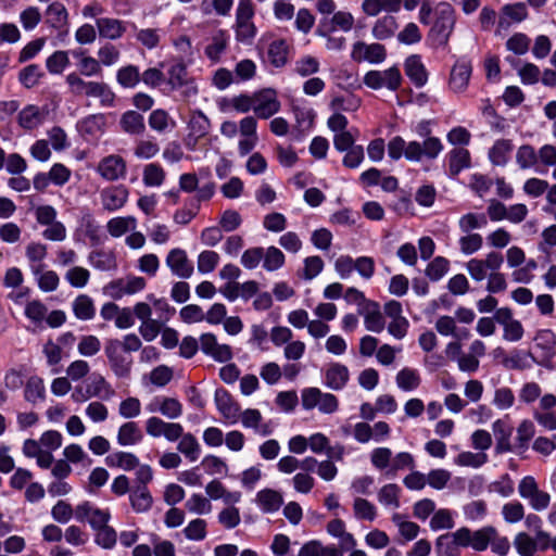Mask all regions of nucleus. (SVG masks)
I'll return each mask as SVG.
<instances>
[{
	"mask_svg": "<svg viewBox=\"0 0 556 556\" xmlns=\"http://www.w3.org/2000/svg\"><path fill=\"white\" fill-rule=\"evenodd\" d=\"M455 11L451 4L442 2L435 9V20L429 36L438 46H446L455 26Z\"/></svg>",
	"mask_w": 556,
	"mask_h": 556,
	"instance_id": "obj_1",
	"label": "nucleus"
},
{
	"mask_svg": "<svg viewBox=\"0 0 556 556\" xmlns=\"http://www.w3.org/2000/svg\"><path fill=\"white\" fill-rule=\"evenodd\" d=\"M254 5L251 0H240L236 10V21L233 25L236 40L251 45L256 36L257 29L253 23Z\"/></svg>",
	"mask_w": 556,
	"mask_h": 556,
	"instance_id": "obj_2",
	"label": "nucleus"
},
{
	"mask_svg": "<svg viewBox=\"0 0 556 556\" xmlns=\"http://www.w3.org/2000/svg\"><path fill=\"white\" fill-rule=\"evenodd\" d=\"M402 75L396 66H392L384 71H369L364 76V84L370 89L387 88L395 91L401 87Z\"/></svg>",
	"mask_w": 556,
	"mask_h": 556,
	"instance_id": "obj_3",
	"label": "nucleus"
},
{
	"mask_svg": "<svg viewBox=\"0 0 556 556\" xmlns=\"http://www.w3.org/2000/svg\"><path fill=\"white\" fill-rule=\"evenodd\" d=\"M443 150L438 137H428L422 143L418 141L406 142L405 159L410 162H420L422 157L434 160Z\"/></svg>",
	"mask_w": 556,
	"mask_h": 556,
	"instance_id": "obj_4",
	"label": "nucleus"
},
{
	"mask_svg": "<svg viewBox=\"0 0 556 556\" xmlns=\"http://www.w3.org/2000/svg\"><path fill=\"white\" fill-rule=\"evenodd\" d=\"M104 353L111 369L117 377H127L129 375L132 361L125 354L118 339H109L105 342Z\"/></svg>",
	"mask_w": 556,
	"mask_h": 556,
	"instance_id": "obj_5",
	"label": "nucleus"
},
{
	"mask_svg": "<svg viewBox=\"0 0 556 556\" xmlns=\"http://www.w3.org/2000/svg\"><path fill=\"white\" fill-rule=\"evenodd\" d=\"M75 517L78 521H87L94 531L109 525L111 513L109 509L97 507L90 502H83L75 508Z\"/></svg>",
	"mask_w": 556,
	"mask_h": 556,
	"instance_id": "obj_6",
	"label": "nucleus"
},
{
	"mask_svg": "<svg viewBox=\"0 0 556 556\" xmlns=\"http://www.w3.org/2000/svg\"><path fill=\"white\" fill-rule=\"evenodd\" d=\"M387 58V50L380 43L357 41L352 46L351 59L355 62L381 63Z\"/></svg>",
	"mask_w": 556,
	"mask_h": 556,
	"instance_id": "obj_7",
	"label": "nucleus"
},
{
	"mask_svg": "<svg viewBox=\"0 0 556 556\" xmlns=\"http://www.w3.org/2000/svg\"><path fill=\"white\" fill-rule=\"evenodd\" d=\"M472 74L471 62L466 59L457 60L452 66L448 88L454 93H464L468 86Z\"/></svg>",
	"mask_w": 556,
	"mask_h": 556,
	"instance_id": "obj_8",
	"label": "nucleus"
},
{
	"mask_svg": "<svg viewBox=\"0 0 556 556\" xmlns=\"http://www.w3.org/2000/svg\"><path fill=\"white\" fill-rule=\"evenodd\" d=\"M254 113L257 117L267 119L280 110V101L274 89L267 88L254 93Z\"/></svg>",
	"mask_w": 556,
	"mask_h": 556,
	"instance_id": "obj_9",
	"label": "nucleus"
},
{
	"mask_svg": "<svg viewBox=\"0 0 556 556\" xmlns=\"http://www.w3.org/2000/svg\"><path fill=\"white\" fill-rule=\"evenodd\" d=\"M97 172L105 180L115 181L126 176V162L122 156L111 154L99 162Z\"/></svg>",
	"mask_w": 556,
	"mask_h": 556,
	"instance_id": "obj_10",
	"label": "nucleus"
},
{
	"mask_svg": "<svg viewBox=\"0 0 556 556\" xmlns=\"http://www.w3.org/2000/svg\"><path fill=\"white\" fill-rule=\"evenodd\" d=\"M165 263L173 275L182 279L190 278L194 270L186 251L179 248L172 249L168 252Z\"/></svg>",
	"mask_w": 556,
	"mask_h": 556,
	"instance_id": "obj_11",
	"label": "nucleus"
},
{
	"mask_svg": "<svg viewBox=\"0 0 556 556\" xmlns=\"http://www.w3.org/2000/svg\"><path fill=\"white\" fill-rule=\"evenodd\" d=\"M211 129V122L207 116L197 111L192 113L188 123V136L186 138V146L193 149L201 138H204Z\"/></svg>",
	"mask_w": 556,
	"mask_h": 556,
	"instance_id": "obj_12",
	"label": "nucleus"
},
{
	"mask_svg": "<svg viewBox=\"0 0 556 556\" xmlns=\"http://www.w3.org/2000/svg\"><path fill=\"white\" fill-rule=\"evenodd\" d=\"M354 25V17L350 12L338 11L332 16H324L320 18L318 26L320 31L327 35V33H336L342 30L344 33L350 31Z\"/></svg>",
	"mask_w": 556,
	"mask_h": 556,
	"instance_id": "obj_13",
	"label": "nucleus"
},
{
	"mask_svg": "<svg viewBox=\"0 0 556 556\" xmlns=\"http://www.w3.org/2000/svg\"><path fill=\"white\" fill-rule=\"evenodd\" d=\"M200 345L204 354L217 362L224 363L232 358L231 348L227 344H219L213 333H203L200 337Z\"/></svg>",
	"mask_w": 556,
	"mask_h": 556,
	"instance_id": "obj_14",
	"label": "nucleus"
},
{
	"mask_svg": "<svg viewBox=\"0 0 556 556\" xmlns=\"http://www.w3.org/2000/svg\"><path fill=\"white\" fill-rule=\"evenodd\" d=\"M129 191L124 186H111L100 192L101 204L105 211L122 208L128 201Z\"/></svg>",
	"mask_w": 556,
	"mask_h": 556,
	"instance_id": "obj_15",
	"label": "nucleus"
},
{
	"mask_svg": "<svg viewBox=\"0 0 556 556\" xmlns=\"http://www.w3.org/2000/svg\"><path fill=\"white\" fill-rule=\"evenodd\" d=\"M105 117L102 114L89 115L77 124L79 134L87 141L98 140L104 132Z\"/></svg>",
	"mask_w": 556,
	"mask_h": 556,
	"instance_id": "obj_16",
	"label": "nucleus"
},
{
	"mask_svg": "<svg viewBox=\"0 0 556 556\" xmlns=\"http://www.w3.org/2000/svg\"><path fill=\"white\" fill-rule=\"evenodd\" d=\"M215 403L218 412L224 418L235 424L239 419L240 406L233 402L230 393L225 389H217L215 391Z\"/></svg>",
	"mask_w": 556,
	"mask_h": 556,
	"instance_id": "obj_17",
	"label": "nucleus"
},
{
	"mask_svg": "<svg viewBox=\"0 0 556 556\" xmlns=\"http://www.w3.org/2000/svg\"><path fill=\"white\" fill-rule=\"evenodd\" d=\"M358 313L364 317V324L368 331L381 332L384 329L386 321L377 302L369 301Z\"/></svg>",
	"mask_w": 556,
	"mask_h": 556,
	"instance_id": "obj_18",
	"label": "nucleus"
},
{
	"mask_svg": "<svg viewBox=\"0 0 556 556\" xmlns=\"http://www.w3.org/2000/svg\"><path fill=\"white\" fill-rule=\"evenodd\" d=\"M97 30L101 38L117 40L126 33V24L117 18L100 17L96 21Z\"/></svg>",
	"mask_w": 556,
	"mask_h": 556,
	"instance_id": "obj_19",
	"label": "nucleus"
},
{
	"mask_svg": "<svg viewBox=\"0 0 556 556\" xmlns=\"http://www.w3.org/2000/svg\"><path fill=\"white\" fill-rule=\"evenodd\" d=\"M493 434L496 441L495 452L503 454L513 451L510 437L513 427L504 419H497L492 425Z\"/></svg>",
	"mask_w": 556,
	"mask_h": 556,
	"instance_id": "obj_20",
	"label": "nucleus"
},
{
	"mask_svg": "<svg viewBox=\"0 0 556 556\" xmlns=\"http://www.w3.org/2000/svg\"><path fill=\"white\" fill-rule=\"evenodd\" d=\"M404 67L405 74L417 88L427 84L428 73L419 55H409L405 60Z\"/></svg>",
	"mask_w": 556,
	"mask_h": 556,
	"instance_id": "obj_21",
	"label": "nucleus"
},
{
	"mask_svg": "<svg viewBox=\"0 0 556 556\" xmlns=\"http://www.w3.org/2000/svg\"><path fill=\"white\" fill-rule=\"evenodd\" d=\"M349 379L350 372L348 367L339 363L330 364L325 374V384L334 391L343 389Z\"/></svg>",
	"mask_w": 556,
	"mask_h": 556,
	"instance_id": "obj_22",
	"label": "nucleus"
},
{
	"mask_svg": "<svg viewBox=\"0 0 556 556\" xmlns=\"http://www.w3.org/2000/svg\"><path fill=\"white\" fill-rule=\"evenodd\" d=\"M116 439L121 446H132L142 441L143 433L137 422L126 421L118 428Z\"/></svg>",
	"mask_w": 556,
	"mask_h": 556,
	"instance_id": "obj_23",
	"label": "nucleus"
},
{
	"mask_svg": "<svg viewBox=\"0 0 556 556\" xmlns=\"http://www.w3.org/2000/svg\"><path fill=\"white\" fill-rule=\"evenodd\" d=\"M228 34L226 30L218 29L210 38V42L205 47V55L213 62H217L228 46Z\"/></svg>",
	"mask_w": 556,
	"mask_h": 556,
	"instance_id": "obj_24",
	"label": "nucleus"
},
{
	"mask_svg": "<svg viewBox=\"0 0 556 556\" xmlns=\"http://www.w3.org/2000/svg\"><path fill=\"white\" fill-rule=\"evenodd\" d=\"M129 501L132 509L138 514L147 513L153 504V497L144 485L135 486L130 491Z\"/></svg>",
	"mask_w": 556,
	"mask_h": 556,
	"instance_id": "obj_25",
	"label": "nucleus"
},
{
	"mask_svg": "<svg viewBox=\"0 0 556 556\" xmlns=\"http://www.w3.org/2000/svg\"><path fill=\"white\" fill-rule=\"evenodd\" d=\"M84 96L98 98L103 106H112L115 100L114 92L102 81L89 80Z\"/></svg>",
	"mask_w": 556,
	"mask_h": 556,
	"instance_id": "obj_26",
	"label": "nucleus"
},
{
	"mask_svg": "<svg viewBox=\"0 0 556 556\" xmlns=\"http://www.w3.org/2000/svg\"><path fill=\"white\" fill-rule=\"evenodd\" d=\"M451 176H457L463 169L470 167V153L467 149L455 148L447 154Z\"/></svg>",
	"mask_w": 556,
	"mask_h": 556,
	"instance_id": "obj_27",
	"label": "nucleus"
},
{
	"mask_svg": "<svg viewBox=\"0 0 556 556\" xmlns=\"http://www.w3.org/2000/svg\"><path fill=\"white\" fill-rule=\"evenodd\" d=\"M46 22L55 29H63L68 24V13L61 2L51 3L46 11Z\"/></svg>",
	"mask_w": 556,
	"mask_h": 556,
	"instance_id": "obj_28",
	"label": "nucleus"
},
{
	"mask_svg": "<svg viewBox=\"0 0 556 556\" xmlns=\"http://www.w3.org/2000/svg\"><path fill=\"white\" fill-rule=\"evenodd\" d=\"M46 397V388L43 380L38 376H31L27 379L24 390V399L28 403L36 405L43 402Z\"/></svg>",
	"mask_w": 556,
	"mask_h": 556,
	"instance_id": "obj_29",
	"label": "nucleus"
},
{
	"mask_svg": "<svg viewBox=\"0 0 556 556\" xmlns=\"http://www.w3.org/2000/svg\"><path fill=\"white\" fill-rule=\"evenodd\" d=\"M256 502L264 513H274L281 507L283 498L278 491L265 489L256 494Z\"/></svg>",
	"mask_w": 556,
	"mask_h": 556,
	"instance_id": "obj_30",
	"label": "nucleus"
},
{
	"mask_svg": "<svg viewBox=\"0 0 556 556\" xmlns=\"http://www.w3.org/2000/svg\"><path fill=\"white\" fill-rule=\"evenodd\" d=\"M48 253L47 245L40 242H30L26 245L25 255L30 264V269L34 275H39L42 268L41 262L46 258Z\"/></svg>",
	"mask_w": 556,
	"mask_h": 556,
	"instance_id": "obj_31",
	"label": "nucleus"
},
{
	"mask_svg": "<svg viewBox=\"0 0 556 556\" xmlns=\"http://www.w3.org/2000/svg\"><path fill=\"white\" fill-rule=\"evenodd\" d=\"M137 228V219L134 216H118L111 218L106 224V229L113 238H119L128 231Z\"/></svg>",
	"mask_w": 556,
	"mask_h": 556,
	"instance_id": "obj_32",
	"label": "nucleus"
},
{
	"mask_svg": "<svg viewBox=\"0 0 556 556\" xmlns=\"http://www.w3.org/2000/svg\"><path fill=\"white\" fill-rule=\"evenodd\" d=\"M75 317L79 320H90L96 315L93 300L87 294H79L72 303Z\"/></svg>",
	"mask_w": 556,
	"mask_h": 556,
	"instance_id": "obj_33",
	"label": "nucleus"
},
{
	"mask_svg": "<svg viewBox=\"0 0 556 556\" xmlns=\"http://www.w3.org/2000/svg\"><path fill=\"white\" fill-rule=\"evenodd\" d=\"M119 125L125 132L130 135H140L146 130L143 116L132 110L122 115Z\"/></svg>",
	"mask_w": 556,
	"mask_h": 556,
	"instance_id": "obj_34",
	"label": "nucleus"
},
{
	"mask_svg": "<svg viewBox=\"0 0 556 556\" xmlns=\"http://www.w3.org/2000/svg\"><path fill=\"white\" fill-rule=\"evenodd\" d=\"M511 150L513 143L510 140L500 139L490 149L489 159L492 164L503 166L507 163Z\"/></svg>",
	"mask_w": 556,
	"mask_h": 556,
	"instance_id": "obj_35",
	"label": "nucleus"
},
{
	"mask_svg": "<svg viewBox=\"0 0 556 556\" xmlns=\"http://www.w3.org/2000/svg\"><path fill=\"white\" fill-rule=\"evenodd\" d=\"M148 123L149 126L159 134L172 130L176 126L175 121L162 109L152 111L149 115Z\"/></svg>",
	"mask_w": 556,
	"mask_h": 556,
	"instance_id": "obj_36",
	"label": "nucleus"
},
{
	"mask_svg": "<svg viewBox=\"0 0 556 556\" xmlns=\"http://www.w3.org/2000/svg\"><path fill=\"white\" fill-rule=\"evenodd\" d=\"M108 466L122 468L126 471L132 470L139 466L138 457L129 452H115L105 459Z\"/></svg>",
	"mask_w": 556,
	"mask_h": 556,
	"instance_id": "obj_37",
	"label": "nucleus"
},
{
	"mask_svg": "<svg viewBox=\"0 0 556 556\" xmlns=\"http://www.w3.org/2000/svg\"><path fill=\"white\" fill-rule=\"evenodd\" d=\"M396 386L403 391H413L420 386L421 378L416 369L405 367L395 377Z\"/></svg>",
	"mask_w": 556,
	"mask_h": 556,
	"instance_id": "obj_38",
	"label": "nucleus"
},
{
	"mask_svg": "<svg viewBox=\"0 0 556 556\" xmlns=\"http://www.w3.org/2000/svg\"><path fill=\"white\" fill-rule=\"evenodd\" d=\"M397 29V23L394 16L386 15L379 18L372 27V36L376 39L384 40L391 38Z\"/></svg>",
	"mask_w": 556,
	"mask_h": 556,
	"instance_id": "obj_39",
	"label": "nucleus"
},
{
	"mask_svg": "<svg viewBox=\"0 0 556 556\" xmlns=\"http://www.w3.org/2000/svg\"><path fill=\"white\" fill-rule=\"evenodd\" d=\"M177 450L190 462H195L201 454V446L192 433H185L180 438Z\"/></svg>",
	"mask_w": 556,
	"mask_h": 556,
	"instance_id": "obj_40",
	"label": "nucleus"
},
{
	"mask_svg": "<svg viewBox=\"0 0 556 556\" xmlns=\"http://www.w3.org/2000/svg\"><path fill=\"white\" fill-rule=\"evenodd\" d=\"M166 178L164 168L157 163H149L143 167L142 181L147 187H160Z\"/></svg>",
	"mask_w": 556,
	"mask_h": 556,
	"instance_id": "obj_41",
	"label": "nucleus"
},
{
	"mask_svg": "<svg viewBox=\"0 0 556 556\" xmlns=\"http://www.w3.org/2000/svg\"><path fill=\"white\" fill-rule=\"evenodd\" d=\"M90 264L99 270H113L116 268V257L113 252L98 250L89 254Z\"/></svg>",
	"mask_w": 556,
	"mask_h": 556,
	"instance_id": "obj_42",
	"label": "nucleus"
},
{
	"mask_svg": "<svg viewBox=\"0 0 556 556\" xmlns=\"http://www.w3.org/2000/svg\"><path fill=\"white\" fill-rule=\"evenodd\" d=\"M42 122L40 109L36 105L25 106L18 114V124L25 129H34Z\"/></svg>",
	"mask_w": 556,
	"mask_h": 556,
	"instance_id": "obj_43",
	"label": "nucleus"
},
{
	"mask_svg": "<svg viewBox=\"0 0 556 556\" xmlns=\"http://www.w3.org/2000/svg\"><path fill=\"white\" fill-rule=\"evenodd\" d=\"M488 224L485 214L467 213L458 219V227L463 233L471 232L475 229H481Z\"/></svg>",
	"mask_w": 556,
	"mask_h": 556,
	"instance_id": "obj_44",
	"label": "nucleus"
},
{
	"mask_svg": "<svg viewBox=\"0 0 556 556\" xmlns=\"http://www.w3.org/2000/svg\"><path fill=\"white\" fill-rule=\"evenodd\" d=\"M116 80L124 88H135L141 80L139 68L131 64L121 67Z\"/></svg>",
	"mask_w": 556,
	"mask_h": 556,
	"instance_id": "obj_45",
	"label": "nucleus"
},
{
	"mask_svg": "<svg viewBox=\"0 0 556 556\" xmlns=\"http://www.w3.org/2000/svg\"><path fill=\"white\" fill-rule=\"evenodd\" d=\"M392 521L397 527L399 533L405 541H413L417 538L420 531L417 523L406 520L401 514H393Z\"/></svg>",
	"mask_w": 556,
	"mask_h": 556,
	"instance_id": "obj_46",
	"label": "nucleus"
},
{
	"mask_svg": "<svg viewBox=\"0 0 556 556\" xmlns=\"http://www.w3.org/2000/svg\"><path fill=\"white\" fill-rule=\"evenodd\" d=\"M134 28L136 30V40L144 48L152 50V49H155L160 45L161 38H162L161 29H157V28H139L138 29L135 26H134Z\"/></svg>",
	"mask_w": 556,
	"mask_h": 556,
	"instance_id": "obj_47",
	"label": "nucleus"
},
{
	"mask_svg": "<svg viewBox=\"0 0 556 556\" xmlns=\"http://www.w3.org/2000/svg\"><path fill=\"white\" fill-rule=\"evenodd\" d=\"M160 152V146L152 138L140 139L134 148V155L139 160H150Z\"/></svg>",
	"mask_w": 556,
	"mask_h": 556,
	"instance_id": "obj_48",
	"label": "nucleus"
},
{
	"mask_svg": "<svg viewBox=\"0 0 556 556\" xmlns=\"http://www.w3.org/2000/svg\"><path fill=\"white\" fill-rule=\"evenodd\" d=\"M535 428L532 421L522 420L517 428L516 450L525 452L529 446V441L534 437Z\"/></svg>",
	"mask_w": 556,
	"mask_h": 556,
	"instance_id": "obj_49",
	"label": "nucleus"
},
{
	"mask_svg": "<svg viewBox=\"0 0 556 556\" xmlns=\"http://www.w3.org/2000/svg\"><path fill=\"white\" fill-rule=\"evenodd\" d=\"M285 254L276 247L264 249L263 267L267 271H275L285 264Z\"/></svg>",
	"mask_w": 556,
	"mask_h": 556,
	"instance_id": "obj_50",
	"label": "nucleus"
},
{
	"mask_svg": "<svg viewBox=\"0 0 556 556\" xmlns=\"http://www.w3.org/2000/svg\"><path fill=\"white\" fill-rule=\"evenodd\" d=\"M400 492L401 489L397 484H386L378 492V501L384 506H391L396 509L400 507Z\"/></svg>",
	"mask_w": 556,
	"mask_h": 556,
	"instance_id": "obj_51",
	"label": "nucleus"
},
{
	"mask_svg": "<svg viewBox=\"0 0 556 556\" xmlns=\"http://www.w3.org/2000/svg\"><path fill=\"white\" fill-rule=\"evenodd\" d=\"M459 250L465 255H471L483 245V238L480 233L468 232L458 239Z\"/></svg>",
	"mask_w": 556,
	"mask_h": 556,
	"instance_id": "obj_52",
	"label": "nucleus"
},
{
	"mask_svg": "<svg viewBox=\"0 0 556 556\" xmlns=\"http://www.w3.org/2000/svg\"><path fill=\"white\" fill-rule=\"evenodd\" d=\"M268 59L276 67H281L288 60V46L283 40H275L269 45Z\"/></svg>",
	"mask_w": 556,
	"mask_h": 556,
	"instance_id": "obj_53",
	"label": "nucleus"
},
{
	"mask_svg": "<svg viewBox=\"0 0 556 556\" xmlns=\"http://www.w3.org/2000/svg\"><path fill=\"white\" fill-rule=\"evenodd\" d=\"M167 75V84L170 86L172 90L180 89L181 85L190 78L186 65L181 62L173 64Z\"/></svg>",
	"mask_w": 556,
	"mask_h": 556,
	"instance_id": "obj_54",
	"label": "nucleus"
},
{
	"mask_svg": "<svg viewBox=\"0 0 556 556\" xmlns=\"http://www.w3.org/2000/svg\"><path fill=\"white\" fill-rule=\"evenodd\" d=\"M239 417L241 418V422L244 428H252L263 435L269 434V430L267 428L260 429V424L263 420V417L258 409L248 408L240 413Z\"/></svg>",
	"mask_w": 556,
	"mask_h": 556,
	"instance_id": "obj_55",
	"label": "nucleus"
},
{
	"mask_svg": "<svg viewBox=\"0 0 556 556\" xmlns=\"http://www.w3.org/2000/svg\"><path fill=\"white\" fill-rule=\"evenodd\" d=\"M503 16L500 18V26H508V23H506L505 17L510 18L511 21L519 23L523 21L527 17V8L523 3H513V4H506L503 9Z\"/></svg>",
	"mask_w": 556,
	"mask_h": 556,
	"instance_id": "obj_56",
	"label": "nucleus"
},
{
	"mask_svg": "<svg viewBox=\"0 0 556 556\" xmlns=\"http://www.w3.org/2000/svg\"><path fill=\"white\" fill-rule=\"evenodd\" d=\"M494 529V527L489 526L472 532L470 546L477 552L485 551L493 539Z\"/></svg>",
	"mask_w": 556,
	"mask_h": 556,
	"instance_id": "obj_57",
	"label": "nucleus"
},
{
	"mask_svg": "<svg viewBox=\"0 0 556 556\" xmlns=\"http://www.w3.org/2000/svg\"><path fill=\"white\" fill-rule=\"evenodd\" d=\"M94 542L102 548L112 549L116 545L117 533L109 525L94 530Z\"/></svg>",
	"mask_w": 556,
	"mask_h": 556,
	"instance_id": "obj_58",
	"label": "nucleus"
},
{
	"mask_svg": "<svg viewBox=\"0 0 556 556\" xmlns=\"http://www.w3.org/2000/svg\"><path fill=\"white\" fill-rule=\"evenodd\" d=\"M42 75L43 74L38 65L30 64L20 72L18 80L25 88L30 89L39 84Z\"/></svg>",
	"mask_w": 556,
	"mask_h": 556,
	"instance_id": "obj_59",
	"label": "nucleus"
},
{
	"mask_svg": "<svg viewBox=\"0 0 556 556\" xmlns=\"http://www.w3.org/2000/svg\"><path fill=\"white\" fill-rule=\"evenodd\" d=\"M68 64V53L63 50L55 51L46 61L47 70L51 74H61Z\"/></svg>",
	"mask_w": 556,
	"mask_h": 556,
	"instance_id": "obj_60",
	"label": "nucleus"
},
{
	"mask_svg": "<svg viewBox=\"0 0 556 556\" xmlns=\"http://www.w3.org/2000/svg\"><path fill=\"white\" fill-rule=\"evenodd\" d=\"M392 457V451L389 447H377L370 453V462L378 470H389Z\"/></svg>",
	"mask_w": 556,
	"mask_h": 556,
	"instance_id": "obj_61",
	"label": "nucleus"
},
{
	"mask_svg": "<svg viewBox=\"0 0 556 556\" xmlns=\"http://www.w3.org/2000/svg\"><path fill=\"white\" fill-rule=\"evenodd\" d=\"M514 545L520 556H534L536 552V541L525 532L515 536Z\"/></svg>",
	"mask_w": 556,
	"mask_h": 556,
	"instance_id": "obj_62",
	"label": "nucleus"
},
{
	"mask_svg": "<svg viewBox=\"0 0 556 556\" xmlns=\"http://www.w3.org/2000/svg\"><path fill=\"white\" fill-rule=\"evenodd\" d=\"M97 55L101 66H112L118 62L121 52L117 47L108 42L98 49Z\"/></svg>",
	"mask_w": 556,
	"mask_h": 556,
	"instance_id": "obj_63",
	"label": "nucleus"
},
{
	"mask_svg": "<svg viewBox=\"0 0 556 556\" xmlns=\"http://www.w3.org/2000/svg\"><path fill=\"white\" fill-rule=\"evenodd\" d=\"M45 227L46 228L41 232V236L48 241L62 242L67 237L65 225L58 219L52 222V224L46 225Z\"/></svg>",
	"mask_w": 556,
	"mask_h": 556,
	"instance_id": "obj_64",
	"label": "nucleus"
}]
</instances>
